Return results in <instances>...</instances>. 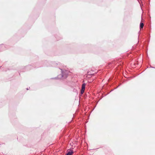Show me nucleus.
Returning a JSON list of instances; mask_svg holds the SVG:
<instances>
[{
    "label": "nucleus",
    "mask_w": 155,
    "mask_h": 155,
    "mask_svg": "<svg viewBox=\"0 0 155 155\" xmlns=\"http://www.w3.org/2000/svg\"><path fill=\"white\" fill-rule=\"evenodd\" d=\"M67 153L66 155H72L73 153V151L72 150H68L67 151Z\"/></svg>",
    "instance_id": "nucleus-2"
},
{
    "label": "nucleus",
    "mask_w": 155,
    "mask_h": 155,
    "mask_svg": "<svg viewBox=\"0 0 155 155\" xmlns=\"http://www.w3.org/2000/svg\"><path fill=\"white\" fill-rule=\"evenodd\" d=\"M85 83H84L82 84L81 87V93L83 94L84 92V91L85 89Z\"/></svg>",
    "instance_id": "nucleus-1"
},
{
    "label": "nucleus",
    "mask_w": 155,
    "mask_h": 155,
    "mask_svg": "<svg viewBox=\"0 0 155 155\" xmlns=\"http://www.w3.org/2000/svg\"><path fill=\"white\" fill-rule=\"evenodd\" d=\"M66 73H67V72H68L67 71H66Z\"/></svg>",
    "instance_id": "nucleus-5"
},
{
    "label": "nucleus",
    "mask_w": 155,
    "mask_h": 155,
    "mask_svg": "<svg viewBox=\"0 0 155 155\" xmlns=\"http://www.w3.org/2000/svg\"><path fill=\"white\" fill-rule=\"evenodd\" d=\"M62 77H64V78H66L67 77V76L66 75L65 76L63 74H62Z\"/></svg>",
    "instance_id": "nucleus-4"
},
{
    "label": "nucleus",
    "mask_w": 155,
    "mask_h": 155,
    "mask_svg": "<svg viewBox=\"0 0 155 155\" xmlns=\"http://www.w3.org/2000/svg\"><path fill=\"white\" fill-rule=\"evenodd\" d=\"M144 25L143 23H140V28L141 29V28H142L143 27Z\"/></svg>",
    "instance_id": "nucleus-3"
}]
</instances>
